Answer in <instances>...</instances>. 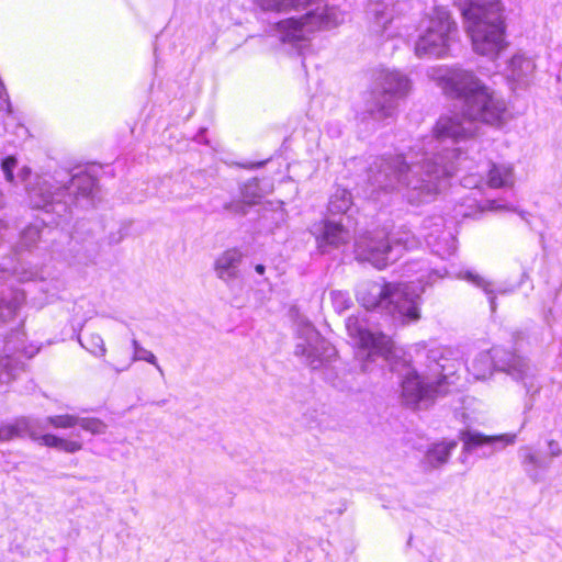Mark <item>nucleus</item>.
Instances as JSON below:
<instances>
[{"label":"nucleus","instance_id":"1","mask_svg":"<svg viewBox=\"0 0 562 562\" xmlns=\"http://www.w3.org/2000/svg\"><path fill=\"white\" fill-rule=\"evenodd\" d=\"M430 77L443 93L461 101V114L441 116L431 136L402 155L379 157L368 170V196L405 190L411 204L430 201L447 179L465 162L460 146L477 132V123L498 126L507 110L505 100L472 70L459 66L434 68Z\"/></svg>","mask_w":562,"mask_h":562},{"label":"nucleus","instance_id":"2","mask_svg":"<svg viewBox=\"0 0 562 562\" xmlns=\"http://www.w3.org/2000/svg\"><path fill=\"white\" fill-rule=\"evenodd\" d=\"M465 30L476 54L495 58L505 47V25L499 0H461Z\"/></svg>","mask_w":562,"mask_h":562},{"label":"nucleus","instance_id":"3","mask_svg":"<svg viewBox=\"0 0 562 562\" xmlns=\"http://www.w3.org/2000/svg\"><path fill=\"white\" fill-rule=\"evenodd\" d=\"M424 285L416 286L411 282H389L380 284L368 282L360 286L357 300L367 310H380L391 315L403 325L416 323L420 319V292Z\"/></svg>","mask_w":562,"mask_h":562},{"label":"nucleus","instance_id":"4","mask_svg":"<svg viewBox=\"0 0 562 562\" xmlns=\"http://www.w3.org/2000/svg\"><path fill=\"white\" fill-rule=\"evenodd\" d=\"M59 178H37L35 186L26 187V190L33 207L64 217L70 212L72 204L93 195L97 182L87 173L69 177L64 172Z\"/></svg>","mask_w":562,"mask_h":562},{"label":"nucleus","instance_id":"5","mask_svg":"<svg viewBox=\"0 0 562 562\" xmlns=\"http://www.w3.org/2000/svg\"><path fill=\"white\" fill-rule=\"evenodd\" d=\"M427 372L419 373L413 369L405 359L397 358L392 351L390 360L386 361L391 371L396 372L402 379V396L407 405L415 406L422 403L427 404L437 395L447 392L445 384L447 375L443 373L447 361L440 350L427 352Z\"/></svg>","mask_w":562,"mask_h":562},{"label":"nucleus","instance_id":"6","mask_svg":"<svg viewBox=\"0 0 562 562\" xmlns=\"http://www.w3.org/2000/svg\"><path fill=\"white\" fill-rule=\"evenodd\" d=\"M505 372L514 381L521 383L526 394L531 398L540 391L536 372L528 361L504 348L494 347L488 351L479 352L470 362L468 370L476 379H486L493 370Z\"/></svg>","mask_w":562,"mask_h":562},{"label":"nucleus","instance_id":"7","mask_svg":"<svg viewBox=\"0 0 562 562\" xmlns=\"http://www.w3.org/2000/svg\"><path fill=\"white\" fill-rule=\"evenodd\" d=\"M412 88L409 78L395 69H382L375 78V88L366 101V113L376 122L395 115L398 101L406 98Z\"/></svg>","mask_w":562,"mask_h":562},{"label":"nucleus","instance_id":"8","mask_svg":"<svg viewBox=\"0 0 562 562\" xmlns=\"http://www.w3.org/2000/svg\"><path fill=\"white\" fill-rule=\"evenodd\" d=\"M458 34L457 23L445 7L434 8L415 44V54L419 58L445 57Z\"/></svg>","mask_w":562,"mask_h":562},{"label":"nucleus","instance_id":"9","mask_svg":"<svg viewBox=\"0 0 562 562\" xmlns=\"http://www.w3.org/2000/svg\"><path fill=\"white\" fill-rule=\"evenodd\" d=\"M344 21L345 13L336 7L317 5L300 19L290 18L278 22L277 32L282 42L297 43L306 41L316 30L335 27Z\"/></svg>","mask_w":562,"mask_h":562},{"label":"nucleus","instance_id":"10","mask_svg":"<svg viewBox=\"0 0 562 562\" xmlns=\"http://www.w3.org/2000/svg\"><path fill=\"white\" fill-rule=\"evenodd\" d=\"M346 328L349 336L353 338L356 344H358L362 349L359 351L358 356L366 357V360L361 366L362 372L369 371L368 362L374 361L375 357L382 358L383 361L390 360V356L393 351V344L389 336L368 330L362 324H360L357 317L352 316L347 318Z\"/></svg>","mask_w":562,"mask_h":562},{"label":"nucleus","instance_id":"11","mask_svg":"<svg viewBox=\"0 0 562 562\" xmlns=\"http://www.w3.org/2000/svg\"><path fill=\"white\" fill-rule=\"evenodd\" d=\"M395 247L382 231L367 232L359 236L355 243V254L359 261L371 263L378 269L385 268L395 261Z\"/></svg>","mask_w":562,"mask_h":562},{"label":"nucleus","instance_id":"12","mask_svg":"<svg viewBox=\"0 0 562 562\" xmlns=\"http://www.w3.org/2000/svg\"><path fill=\"white\" fill-rule=\"evenodd\" d=\"M294 353L302 357L304 362L312 369H318L326 361H329L336 351L312 324L306 323L299 330V341Z\"/></svg>","mask_w":562,"mask_h":562},{"label":"nucleus","instance_id":"13","mask_svg":"<svg viewBox=\"0 0 562 562\" xmlns=\"http://www.w3.org/2000/svg\"><path fill=\"white\" fill-rule=\"evenodd\" d=\"M351 225L350 215H347L345 218L341 217L339 221L330 218L322 221L315 226L321 250L325 252L327 247L337 248L348 244L352 238Z\"/></svg>","mask_w":562,"mask_h":562},{"label":"nucleus","instance_id":"14","mask_svg":"<svg viewBox=\"0 0 562 562\" xmlns=\"http://www.w3.org/2000/svg\"><path fill=\"white\" fill-rule=\"evenodd\" d=\"M463 449L468 452L481 451L480 457L488 458L495 452L514 445L515 434H502L497 436H486L477 431H467L461 437Z\"/></svg>","mask_w":562,"mask_h":562},{"label":"nucleus","instance_id":"15","mask_svg":"<svg viewBox=\"0 0 562 562\" xmlns=\"http://www.w3.org/2000/svg\"><path fill=\"white\" fill-rule=\"evenodd\" d=\"M23 334L15 331L4 341V356L0 359V386L9 383L22 370L23 363L16 357L22 351Z\"/></svg>","mask_w":562,"mask_h":562},{"label":"nucleus","instance_id":"16","mask_svg":"<svg viewBox=\"0 0 562 562\" xmlns=\"http://www.w3.org/2000/svg\"><path fill=\"white\" fill-rule=\"evenodd\" d=\"M47 418L21 417L13 424H0V441H7L15 437L29 436L37 441L43 432L48 428Z\"/></svg>","mask_w":562,"mask_h":562},{"label":"nucleus","instance_id":"17","mask_svg":"<svg viewBox=\"0 0 562 562\" xmlns=\"http://www.w3.org/2000/svg\"><path fill=\"white\" fill-rule=\"evenodd\" d=\"M397 0H369L367 4V16L375 33H383L386 26L400 12Z\"/></svg>","mask_w":562,"mask_h":562},{"label":"nucleus","instance_id":"18","mask_svg":"<svg viewBox=\"0 0 562 562\" xmlns=\"http://www.w3.org/2000/svg\"><path fill=\"white\" fill-rule=\"evenodd\" d=\"M521 467L527 476L535 483L541 482L544 473L551 467V459L541 454L530 446L520 447L518 450Z\"/></svg>","mask_w":562,"mask_h":562},{"label":"nucleus","instance_id":"19","mask_svg":"<svg viewBox=\"0 0 562 562\" xmlns=\"http://www.w3.org/2000/svg\"><path fill=\"white\" fill-rule=\"evenodd\" d=\"M243 254L236 248L227 249L222 252L214 262L216 277L229 285L240 277V265Z\"/></svg>","mask_w":562,"mask_h":562},{"label":"nucleus","instance_id":"20","mask_svg":"<svg viewBox=\"0 0 562 562\" xmlns=\"http://www.w3.org/2000/svg\"><path fill=\"white\" fill-rule=\"evenodd\" d=\"M439 222H441L440 218ZM434 226L435 229L424 235L427 246L441 258L451 256L457 248L453 234L442 229L441 223H436Z\"/></svg>","mask_w":562,"mask_h":562},{"label":"nucleus","instance_id":"21","mask_svg":"<svg viewBox=\"0 0 562 562\" xmlns=\"http://www.w3.org/2000/svg\"><path fill=\"white\" fill-rule=\"evenodd\" d=\"M47 420L49 422V426L55 428H72L80 426L83 430L92 435L104 434L106 429V425L102 420L92 417H78L65 414L47 417Z\"/></svg>","mask_w":562,"mask_h":562},{"label":"nucleus","instance_id":"22","mask_svg":"<svg viewBox=\"0 0 562 562\" xmlns=\"http://www.w3.org/2000/svg\"><path fill=\"white\" fill-rule=\"evenodd\" d=\"M535 63L524 54L514 55L506 68L507 78L519 85H525L531 78L535 71Z\"/></svg>","mask_w":562,"mask_h":562},{"label":"nucleus","instance_id":"23","mask_svg":"<svg viewBox=\"0 0 562 562\" xmlns=\"http://www.w3.org/2000/svg\"><path fill=\"white\" fill-rule=\"evenodd\" d=\"M456 440L432 445L426 452L424 464L428 469H436L447 463L451 452L457 448Z\"/></svg>","mask_w":562,"mask_h":562},{"label":"nucleus","instance_id":"24","mask_svg":"<svg viewBox=\"0 0 562 562\" xmlns=\"http://www.w3.org/2000/svg\"><path fill=\"white\" fill-rule=\"evenodd\" d=\"M515 183L514 170L510 165L492 164L488 169L487 184L491 188H510Z\"/></svg>","mask_w":562,"mask_h":562},{"label":"nucleus","instance_id":"25","mask_svg":"<svg viewBox=\"0 0 562 562\" xmlns=\"http://www.w3.org/2000/svg\"><path fill=\"white\" fill-rule=\"evenodd\" d=\"M319 0H256L257 4L267 11L305 10L317 4Z\"/></svg>","mask_w":562,"mask_h":562},{"label":"nucleus","instance_id":"26","mask_svg":"<svg viewBox=\"0 0 562 562\" xmlns=\"http://www.w3.org/2000/svg\"><path fill=\"white\" fill-rule=\"evenodd\" d=\"M138 361H145V362L154 366V368L158 371L160 376H162V378L165 376V371H164L162 367L159 364L156 355L153 351L146 349L145 347H143L140 350H138V352L136 355H132L131 359L123 366H116V364H112V363H108V364L111 367V369L115 373L119 374L124 371H127L134 362H138Z\"/></svg>","mask_w":562,"mask_h":562},{"label":"nucleus","instance_id":"27","mask_svg":"<svg viewBox=\"0 0 562 562\" xmlns=\"http://www.w3.org/2000/svg\"><path fill=\"white\" fill-rule=\"evenodd\" d=\"M352 207V196L351 193L344 189L337 188L335 192L330 195L328 203V212L333 215L341 214L347 215L348 212Z\"/></svg>","mask_w":562,"mask_h":562},{"label":"nucleus","instance_id":"28","mask_svg":"<svg viewBox=\"0 0 562 562\" xmlns=\"http://www.w3.org/2000/svg\"><path fill=\"white\" fill-rule=\"evenodd\" d=\"M24 301L25 294L20 290L13 291L12 297L8 302L0 301V323L12 318Z\"/></svg>","mask_w":562,"mask_h":562},{"label":"nucleus","instance_id":"29","mask_svg":"<svg viewBox=\"0 0 562 562\" xmlns=\"http://www.w3.org/2000/svg\"><path fill=\"white\" fill-rule=\"evenodd\" d=\"M79 344L88 350L91 355L99 358H104L106 355V347L101 335L92 333L85 338L78 337Z\"/></svg>","mask_w":562,"mask_h":562},{"label":"nucleus","instance_id":"30","mask_svg":"<svg viewBox=\"0 0 562 562\" xmlns=\"http://www.w3.org/2000/svg\"><path fill=\"white\" fill-rule=\"evenodd\" d=\"M463 279L468 280L469 282L473 283L477 288H481L487 295L488 301L491 305V311L494 312L496 310V302H495V295L494 290L492 288V284L486 281L483 277L472 272V271H465L462 276Z\"/></svg>","mask_w":562,"mask_h":562},{"label":"nucleus","instance_id":"31","mask_svg":"<svg viewBox=\"0 0 562 562\" xmlns=\"http://www.w3.org/2000/svg\"><path fill=\"white\" fill-rule=\"evenodd\" d=\"M241 198L250 206L259 203L260 199L262 198V193L257 179H252L245 183L244 188L241 189Z\"/></svg>","mask_w":562,"mask_h":562},{"label":"nucleus","instance_id":"32","mask_svg":"<svg viewBox=\"0 0 562 562\" xmlns=\"http://www.w3.org/2000/svg\"><path fill=\"white\" fill-rule=\"evenodd\" d=\"M391 245L395 247V260L401 255L400 247L403 249H412L418 245V240L411 232L398 233V236L391 241Z\"/></svg>","mask_w":562,"mask_h":562},{"label":"nucleus","instance_id":"33","mask_svg":"<svg viewBox=\"0 0 562 562\" xmlns=\"http://www.w3.org/2000/svg\"><path fill=\"white\" fill-rule=\"evenodd\" d=\"M330 300L336 312L341 313L348 310L351 305L350 296L344 291H331Z\"/></svg>","mask_w":562,"mask_h":562},{"label":"nucleus","instance_id":"34","mask_svg":"<svg viewBox=\"0 0 562 562\" xmlns=\"http://www.w3.org/2000/svg\"><path fill=\"white\" fill-rule=\"evenodd\" d=\"M41 237V231L35 225L27 226L21 235V243L24 247H32Z\"/></svg>","mask_w":562,"mask_h":562},{"label":"nucleus","instance_id":"35","mask_svg":"<svg viewBox=\"0 0 562 562\" xmlns=\"http://www.w3.org/2000/svg\"><path fill=\"white\" fill-rule=\"evenodd\" d=\"M18 165V160L13 156H9L1 162V170L3 172V176L5 180L10 183H15V177L13 175V170L15 169Z\"/></svg>","mask_w":562,"mask_h":562},{"label":"nucleus","instance_id":"36","mask_svg":"<svg viewBox=\"0 0 562 562\" xmlns=\"http://www.w3.org/2000/svg\"><path fill=\"white\" fill-rule=\"evenodd\" d=\"M249 207L243 198L224 204V210L235 215H246Z\"/></svg>","mask_w":562,"mask_h":562},{"label":"nucleus","instance_id":"37","mask_svg":"<svg viewBox=\"0 0 562 562\" xmlns=\"http://www.w3.org/2000/svg\"><path fill=\"white\" fill-rule=\"evenodd\" d=\"M14 274L20 282L34 281L38 277V271L34 268H26L21 265L14 269Z\"/></svg>","mask_w":562,"mask_h":562},{"label":"nucleus","instance_id":"38","mask_svg":"<svg viewBox=\"0 0 562 562\" xmlns=\"http://www.w3.org/2000/svg\"><path fill=\"white\" fill-rule=\"evenodd\" d=\"M416 272L419 273V276L417 277L416 280L420 284H429V283L436 281L437 279H440L443 277V274L440 273L439 271L428 270L427 268H419L418 270H416Z\"/></svg>","mask_w":562,"mask_h":562},{"label":"nucleus","instance_id":"39","mask_svg":"<svg viewBox=\"0 0 562 562\" xmlns=\"http://www.w3.org/2000/svg\"><path fill=\"white\" fill-rule=\"evenodd\" d=\"M61 439L55 435L43 434L41 438L37 440L41 445L52 447V448H60Z\"/></svg>","mask_w":562,"mask_h":562},{"label":"nucleus","instance_id":"40","mask_svg":"<svg viewBox=\"0 0 562 562\" xmlns=\"http://www.w3.org/2000/svg\"><path fill=\"white\" fill-rule=\"evenodd\" d=\"M81 448H82L81 442H79L77 440L61 439L59 449L63 451H66V452L74 453V452L79 451Z\"/></svg>","mask_w":562,"mask_h":562},{"label":"nucleus","instance_id":"41","mask_svg":"<svg viewBox=\"0 0 562 562\" xmlns=\"http://www.w3.org/2000/svg\"><path fill=\"white\" fill-rule=\"evenodd\" d=\"M548 448H549V454L547 456L549 459H551V461L554 459V458H558L562 454V449L559 445L558 441L555 440H550L548 442Z\"/></svg>","mask_w":562,"mask_h":562},{"label":"nucleus","instance_id":"42","mask_svg":"<svg viewBox=\"0 0 562 562\" xmlns=\"http://www.w3.org/2000/svg\"><path fill=\"white\" fill-rule=\"evenodd\" d=\"M31 176V169L27 167V166H23L18 175H16V179L19 182H25Z\"/></svg>","mask_w":562,"mask_h":562},{"label":"nucleus","instance_id":"43","mask_svg":"<svg viewBox=\"0 0 562 562\" xmlns=\"http://www.w3.org/2000/svg\"><path fill=\"white\" fill-rule=\"evenodd\" d=\"M502 209H508L506 205H502L499 203H497V201H488L486 203V206L483 207V210H491V211H496V210H502Z\"/></svg>","mask_w":562,"mask_h":562},{"label":"nucleus","instance_id":"44","mask_svg":"<svg viewBox=\"0 0 562 562\" xmlns=\"http://www.w3.org/2000/svg\"><path fill=\"white\" fill-rule=\"evenodd\" d=\"M131 345H132V349H133L132 355H136L138 352V350H140L143 348L140 342L135 337H132Z\"/></svg>","mask_w":562,"mask_h":562},{"label":"nucleus","instance_id":"45","mask_svg":"<svg viewBox=\"0 0 562 562\" xmlns=\"http://www.w3.org/2000/svg\"><path fill=\"white\" fill-rule=\"evenodd\" d=\"M462 182H463L464 187H470V186L476 187L477 186L476 181H474L472 176L463 178Z\"/></svg>","mask_w":562,"mask_h":562},{"label":"nucleus","instance_id":"46","mask_svg":"<svg viewBox=\"0 0 562 562\" xmlns=\"http://www.w3.org/2000/svg\"><path fill=\"white\" fill-rule=\"evenodd\" d=\"M255 271L258 273V274H263L265 271H266V267L261 263H258L255 266Z\"/></svg>","mask_w":562,"mask_h":562},{"label":"nucleus","instance_id":"47","mask_svg":"<svg viewBox=\"0 0 562 562\" xmlns=\"http://www.w3.org/2000/svg\"><path fill=\"white\" fill-rule=\"evenodd\" d=\"M8 229L7 224L0 220V237L2 236L3 232Z\"/></svg>","mask_w":562,"mask_h":562},{"label":"nucleus","instance_id":"48","mask_svg":"<svg viewBox=\"0 0 562 562\" xmlns=\"http://www.w3.org/2000/svg\"><path fill=\"white\" fill-rule=\"evenodd\" d=\"M23 351L27 355L29 358L33 357V355L35 353V351H26L24 348H23Z\"/></svg>","mask_w":562,"mask_h":562},{"label":"nucleus","instance_id":"49","mask_svg":"<svg viewBox=\"0 0 562 562\" xmlns=\"http://www.w3.org/2000/svg\"><path fill=\"white\" fill-rule=\"evenodd\" d=\"M166 402H167L166 400H162V401L157 402L156 404H157L158 406H162V405H165V404H166Z\"/></svg>","mask_w":562,"mask_h":562},{"label":"nucleus","instance_id":"50","mask_svg":"<svg viewBox=\"0 0 562 562\" xmlns=\"http://www.w3.org/2000/svg\"><path fill=\"white\" fill-rule=\"evenodd\" d=\"M2 202H3V194H2V192L0 191V205L2 204Z\"/></svg>","mask_w":562,"mask_h":562},{"label":"nucleus","instance_id":"51","mask_svg":"<svg viewBox=\"0 0 562 562\" xmlns=\"http://www.w3.org/2000/svg\"><path fill=\"white\" fill-rule=\"evenodd\" d=\"M519 214H520V216H521L522 218H525V213H524V212H520Z\"/></svg>","mask_w":562,"mask_h":562}]
</instances>
